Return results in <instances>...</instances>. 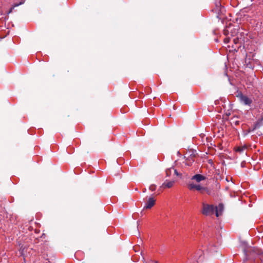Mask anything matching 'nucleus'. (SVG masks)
I'll return each instance as SVG.
<instances>
[{"instance_id":"obj_18","label":"nucleus","mask_w":263,"mask_h":263,"mask_svg":"<svg viewBox=\"0 0 263 263\" xmlns=\"http://www.w3.org/2000/svg\"><path fill=\"white\" fill-rule=\"evenodd\" d=\"M173 172H174V173L177 176H179V177H181V174L179 173L175 169H174L173 168Z\"/></svg>"},{"instance_id":"obj_4","label":"nucleus","mask_w":263,"mask_h":263,"mask_svg":"<svg viewBox=\"0 0 263 263\" xmlns=\"http://www.w3.org/2000/svg\"><path fill=\"white\" fill-rule=\"evenodd\" d=\"M237 97L239 98L240 103L244 105L251 107L253 104V98L252 96H248L240 93L238 95Z\"/></svg>"},{"instance_id":"obj_20","label":"nucleus","mask_w":263,"mask_h":263,"mask_svg":"<svg viewBox=\"0 0 263 263\" xmlns=\"http://www.w3.org/2000/svg\"><path fill=\"white\" fill-rule=\"evenodd\" d=\"M216 6L217 7V10H219V8H220V7L221 6V4L219 2H217L216 3Z\"/></svg>"},{"instance_id":"obj_1","label":"nucleus","mask_w":263,"mask_h":263,"mask_svg":"<svg viewBox=\"0 0 263 263\" xmlns=\"http://www.w3.org/2000/svg\"><path fill=\"white\" fill-rule=\"evenodd\" d=\"M255 57V53L252 52L246 54L245 63L247 67L253 69L255 66L260 65L259 60Z\"/></svg>"},{"instance_id":"obj_11","label":"nucleus","mask_w":263,"mask_h":263,"mask_svg":"<svg viewBox=\"0 0 263 263\" xmlns=\"http://www.w3.org/2000/svg\"><path fill=\"white\" fill-rule=\"evenodd\" d=\"M174 183H175V181L173 180L170 181V180H166L162 184V187L164 188H171L173 186Z\"/></svg>"},{"instance_id":"obj_13","label":"nucleus","mask_w":263,"mask_h":263,"mask_svg":"<svg viewBox=\"0 0 263 263\" xmlns=\"http://www.w3.org/2000/svg\"><path fill=\"white\" fill-rule=\"evenodd\" d=\"M216 216L217 217L219 216V211L221 213L223 210V205L222 204H219L218 205V208L216 207Z\"/></svg>"},{"instance_id":"obj_23","label":"nucleus","mask_w":263,"mask_h":263,"mask_svg":"<svg viewBox=\"0 0 263 263\" xmlns=\"http://www.w3.org/2000/svg\"><path fill=\"white\" fill-rule=\"evenodd\" d=\"M24 249H25V248H23V249H22V248H21V254L22 255H24Z\"/></svg>"},{"instance_id":"obj_16","label":"nucleus","mask_w":263,"mask_h":263,"mask_svg":"<svg viewBox=\"0 0 263 263\" xmlns=\"http://www.w3.org/2000/svg\"><path fill=\"white\" fill-rule=\"evenodd\" d=\"M173 168L171 167L170 168H168L166 170V174L167 176H170L172 174V173L173 172Z\"/></svg>"},{"instance_id":"obj_8","label":"nucleus","mask_w":263,"mask_h":263,"mask_svg":"<svg viewBox=\"0 0 263 263\" xmlns=\"http://www.w3.org/2000/svg\"><path fill=\"white\" fill-rule=\"evenodd\" d=\"M156 200L153 197H151L148 198V200L145 203V205L144 207V209H151L155 204Z\"/></svg>"},{"instance_id":"obj_21","label":"nucleus","mask_w":263,"mask_h":263,"mask_svg":"<svg viewBox=\"0 0 263 263\" xmlns=\"http://www.w3.org/2000/svg\"><path fill=\"white\" fill-rule=\"evenodd\" d=\"M20 1H21V2H20V3H19V4H15V5H14V7H15V6H18V5H21V4H24V3L25 2V0H20Z\"/></svg>"},{"instance_id":"obj_10","label":"nucleus","mask_w":263,"mask_h":263,"mask_svg":"<svg viewBox=\"0 0 263 263\" xmlns=\"http://www.w3.org/2000/svg\"><path fill=\"white\" fill-rule=\"evenodd\" d=\"M191 179L195 180L197 182H200L201 181L205 180L206 177L200 174H196L192 177Z\"/></svg>"},{"instance_id":"obj_25","label":"nucleus","mask_w":263,"mask_h":263,"mask_svg":"<svg viewBox=\"0 0 263 263\" xmlns=\"http://www.w3.org/2000/svg\"><path fill=\"white\" fill-rule=\"evenodd\" d=\"M5 36H4L3 37H0V39H3V38H5Z\"/></svg>"},{"instance_id":"obj_17","label":"nucleus","mask_w":263,"mask_h":263,"mask_svg":"<svg viewBox=\"0 0 263 263\" xmlns=\"http://www.w3.org/2000/svg\"><path fill=\"white\" fill-rule=\"evenodd\" d=\"M156 189V186L154 184H152L150 185L149 189L152 191H154Z\"/></svg>"},{"instance_id":"obj_14","label":"nucleus","mask_w":263,"mask_h":263,"mask_svg":"<svg viewBox=\"0 0 263 263\" xmlns=\"http://www.w3.org/2000/svg\"><path fill=\"white\" fill-rule=\"evenodd\" d=\"M204 193H206L209 195H211L212 194V190L210 188L204 187Z\"/></svg>"},{"instance_id":"obj_12","label":"nucleus","mask_w":263,"mask_h":263,"mask_svg":"<svg viewBox=\"0 0 263 263\" xmlns=\"http://www.w3.org/2000/svg\"><path fill=\"white\" fill-rule=\"evenodd\" d=\"M247 146L246 145L241 146H238L235 148V150L236 152L240 154L242 153L246 149Z\"/></svg>"},{"instance_id":"obj_6","label":"nucleus","mask_w":263,"mask_h":263,"mask_svg":"<svg viewBox=\"0 0 263 263\" xmlns=\"http://www.w3.org/2000/svg\"><path fill=\"white\" fill-rule=\"evenodd\" d=\"M263 125V111L259 115H257V120L254 123L252 130H255L259 128L261 125Z\"/></svg>"},{"instance_id":"obj_24","label":"nucleus","mask_w":263,"mask_h":263,"mask_svg":"<svg viewBox=\"0 0 263 263\" xmlns=\"http://www.w3.org/2000/svg\"><path fill=\"white\" fill-rule=\"evenodd\" d=\"M13 9V7H11L10 8V9L9 10V11L7 12V13L9 14V13H11Z\"/></svg>"},{"instance_id":"obj_5","label":"nucleus","mask_w":263,"mask_h":263,"mask_svg":"<svg viewBox=\"0 0 263 263\" xmlns=\"http://www.w3.org/2000/svg\"><path fill=\"white\" fill-rule=\"evenodd\" d=\"M196 156V151H189L184 155L185 164L187 166H191L195 161Z\"/></svg>"},{"instance_id":"obj_7","label":"nucleus","mask_w":263,"mask_h":263,"mask_svg":"<svg viewBox=\"0 0 263 263\" xmlns=\"http://www.w3.org/2000/svg\"><path fill=\"white\" fill-rule=\"evenodd\" d=\"M188 188L190 190H196L199 191L201 194H204V187L202 186L200 184H195L194 183H190L188 185Z\"/></svg>"},{"instance_id":"obj_19","label":"nucleus","mask_w":263,"mask_h":263,"mask_svg":"<svg viewBox=\"0 0 263 263\" xmlns=\"http://www.w3.org/2000/svg\"><path fill=\"white\" fill-rule=\"evenodd\" d=\"M234 43L236 44L239 43V40L238 37H235L233 39Z\"/></svg>"},{"instance_id":"obj_9","label":"nucleus","mask_w":263,"mask_h":263,"mask_svg":"<svg viewBox=\"0 0 263 263\" xmlns=\"http://www.w3.org/2000/svg\"><path fill=\"white\" fill-rule=\"evenodd\" d=\"M232 26H229L227 27L226 30H225V33H242L240 31L239 28L237 26V28H232Z\"/></svg>"},{"instance_id":"obj_15","label":"nucleus","mask_w":263,"mask_h":263,"mask_svg":"<svg viewBox=\"0 0 263 263\" xmlns=\"http://www.w3.org/2000/svg\"><path fill=\"white\" fill-rule=\"evenodd\" d=\"M254 130H252V128H249L248 130H244L243 132L242 135L244 137L248 135L250 132L254 131Z\"/></svg>"},{"instance_id":"obj_3","label":"nucleus","mask_w":263,"mask_h":263,"mask_svg":"<svg viewBox=\"0 0 263 263\" xmlns=\"http://www.w3.org/2000/svg\"><path fill=\"white\" fill-rule=\"evenodd\" d=\"M215 210V207L212 204H209L205 202H202L201 213L205 216H210L212 215Z\"/></svg>"},{"instance_id":"obj_2","label":"nucleus","mask_w":263,"mask_h":263,"mask_svg":"<svg viewBox=\"0 0 263 263\" xmlns=\"http://www.w3.org/2000/svg\"><path fill=\"white\" fill-rule=\"evenodd\" d=\"M216 252L217 247L215 245L209 244L208 246H202V248L196 252V258L199 259L204 253L213 254Z\"/></svg>"},{"instance_id":"obj_22","label":"nucleus","mask_w":263,"mask_h":263,"mask_svg":"<svg viewBox=\"0 0 263 263\" xmlns=\"http://www.w3.org/2000/svg\"><path fill=\"white\" fill-rule=\"evenodd\" d=\"M223 41L225 43H228L229 42L230 39L229 38L226 37L224 39Z\"/></svg>"}]
</instances>
